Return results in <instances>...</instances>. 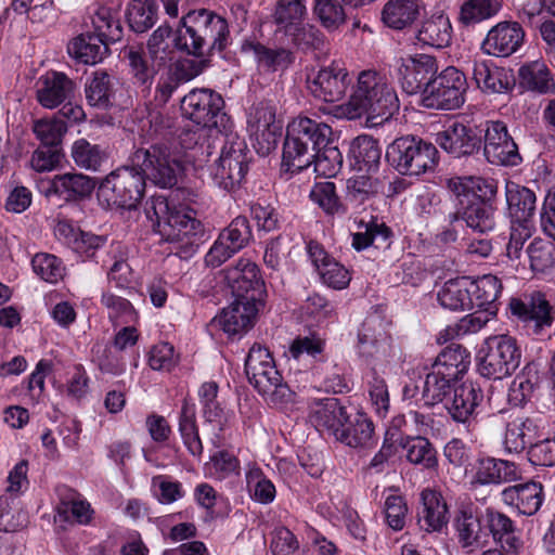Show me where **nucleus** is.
I'll list each match as a JSON object with an SVG mask.
<instances>
[{
    "instance_id": "f257e3e1",
    "label": "nucleus",
    "mask_w": 555,
    "mask_h": 555,
    "mask_svg": "<svg viewBox=\"0 0 555 555\" xmlns=\"http://www.w3.org/2000/svg\"><path fill=\"white\" fill-rule=\"evenodd\" d=\"M332 128L308 117H298L287 126L283 144L282 169L296 173L312 164L325 177L336 176L343 167V154L330 144Z\"/></svg>"
},
{
    "instance_id": "f03ea898",
    "label": "nucleus",
    "mask_w": 555,
    "mask_h": 555,
    "mask_svg": "<svg viewBox=\"0 0 555 555\" xmlns=\"http://www.w3.org/2000/svg\"><path fill=\"white\" fill-rule=\"evenodd\" d=\"M399 107L397 92L387 78L375 70H363L349 100L337 106L336 115L350 120L366 116L367 122L378 126L388 121Z\"/></svg>"
},
{
    "instance_id": "7ed1b4c3",
    "label": "nucleus",
    "mask_w": 555,
    "mask_h": 555,
    "mask_svg": "<svg viewBox=\"0 0 555 555\" xmlns=\"http://www.w3.org/2000/svg\"><path fill=\"white\" fill-rule=\"evenodd\" d=\"M144 212L152 228L166 242L176 245L180 258L194 255L204 242L205 231L199 220L182 207L170 205L164 195H153L145 202Z\"/></svg>"
},
{
    "instance_id": "20e7f679",
    "label": "nucleus",
    "mask_w": 555,
    "mask_h": 555,
    "mask_svg": "<svg viewBox=\"0 0 555 555\" xmlns=\"http://www.w3.org/2000/svg\"><path fill=\"white\" fill-rule=\"evenodd\" d=\"M176 47L195 56L222 52L230 43L225 18L207 9L190 11L181 20Z\"/></svg>"
},
{
    "instance_id": "39448f33",
    "label": "nucleus",
    "mask_w": 555,
    "mask_h": 555,
    "mask_svg": "<svg viewBox=\"0 0 555 555\" xmlns=\"http://www.w3.org/2000/svg\"><path fill=\"white\" fill-rule=\"evenodd\" d=\"M245 373L248 382L264 400L283 408L294 400L295 392L283 382L271 352L260 344H254L245 359Z\"/></svg>"
},
{
    "instance_id": "423d86ee",
    "label": "nucleus",
    "mask_w": 555,
    "mask_h": 555,
    "mask_svg": "<svg viewBox=\"0 0 555 555\" xmlns=\"http://www.w3.org/2000/svg\"><path fill=\"white\" fill-rule=\"evenodd\" d=\"M385 158L400 175L418 177L435 169L438 151L430 142L414 135H404L395 139L387 146Z\"/></svg>"
},
{
    "instance_id": "0eeeda50",
    "label": "nucleus",
    "mask_w": 555,
    "mask_h": 555,
    "mask_svg": "<svg viewBox=\"0 0 555 555\" xmlns=\"http://www.w3.org/2000/svg\"><path fill=\"white\" fill-rule=\"evenodd\" d=\"M231 129L218 132L222 147L211 173L215 183L225 191L240 186L248 171V147L245 139Z\"/></svg>"
},
{
    "instance_id": "6e6552de",
    "label": "nucleus",
    "mask_w": 555,
    "mask_h": 555,
    "mask_svg": "<svg viewBox=\"0 0 555 555\" xmlns=\"http://www.w3.org/2000/svg\"><path fill=\"white\" fill-rule=\"evenodd\" d=\"M521 351L514 337L500 335L489 337L478 351L477 369L489 379L511 376L520 364Z\"/></svg>"
},
{
    "instance_id": "1a4fd4ad",
    "label": "nucleus",
    "mask_w": 555,
    "mask_h": 555,
    "mask_svg": "<svg viewBox=\"0 0 555 555\" xmlns=\"http://www.w3.org/2000/svg\"><path fill=\"white\" fill-rule=\"evenodd\" d=\"M222 96L212 89H193L181 100L182 116L196 126L208 127L216 132L232 128L230 116L224 112Z\"/></svg>"
},
{
    "instance_id": "9d476101",
    "label": "nucleus",
    "mask_w": 555,
    "mask_h": 555,
    "mask_svg": "<svg viewBox=\"0 0 555 555\" xmlns=\"http://www.w3.org/2000/svg\"><path fill=\"white\" fill-rule=\"evenodd\" d=\"M145 186L142 176L128 163L106 176L99 185L98 197L108 207L131 210L143 198Z\"/></svg>"
},
{
    "instance_id": "9b49d317",
    "label": "nucleus",
    "mask_w": 555,
    "mask_h": 555,
    "mask_svg": "<svg viewBox=\"0 0 555 555\" xmlns=\"http://www.w3.org/2000/svg\"><path fill=\"white\" fill-rule=\"evenodd\" d=\"M128 163L142 176L160 188H171L177 183L178 162L164 144H149L135 147Z\"/></svg>"
},
{
    "instance_id": "f8f14e48",
    "label": "nucleus",
    "mask_w": 555,
    "mask_h": 555,
    "mask_svg": "<svg viewBox=\"0 0 555 555\" xmlns=\"http://www.w3.org/2000/svg\"><path fill=\"white\" fill-rule=\"evenodd\" d=\"M468 88L464 73L454 66H448L429 79L422 92V105L431 109L453 111L465 102Z\"/></svg>"
},
{
    "instance_id": "ddd939ff",
    "label": "nucleus",
    "mask_w": 555,
    "mask_h": 555,
    "mask_svg": "<svg viewBox=\"0 0 555 555\" xmlns=\"http://www.w3.org/2000/svg\"><path fill=\"white\" fill-rule=\"evenodd\" d=\"M311 95L320 101L333 103L341 100L351 83L348 70L338 64H331L311 70L306 78Z\"/></svg>"
},
{
    "instance_id": "4468645a",
    "label": "nucleus",
    "mask_w": 555,
    "mask_h": 555,
    "mask_svg": "<svg viewBox=\"0 0 555 555\" xmlns=\"http://www.w3.org/2000/svg\"><path fill=\"white\" fill-rule=\"evenodd\" d=\"M438 72L437 60L428 54L401 57L397 66V79L406 94L423 92L429 79Z\"/></svg>"
},
{
    "instance_id": "2eb2a0df",
    "label": "nucleus",
    "mask_w": 555,
    "mask_h": 555,
    "mask_svg": "<svg viewBox=\"0 0 555 555\" xmlns=\"http://www.w3.org/2000/svg\"><path fill=\"white\" fill-rule=\"evenodd\" d=\"M483 155L493 165L517 166L521 162L518 146L503 121L487 122Z\"/></svg>"
},
{
    "instance_id": "dca6fc26",
    "label": "nucleus",
    "mask_w": 555,
    "mask_h": 555,
    "mask_svg": "<svg viewBox=\"0 0 555 555\" xmlns=\"http://www.w3.org/2000/svg\"><path fill=\"white\" fill-rule=\"evenodd\" d=\"M509 309L512 314L532 328L534 334H540L553 324L552 307L541 292H532L524 298H512Z\"/></svg>"
},
{
    "instance_id": "f3484780",
    "label": "nucleus",
    "mask_w": 555,
    "mask_h": 555,
    "mask_svg": "<svg viewBox=\"0 0 555 555\" xmlns=\"http://www.w3.org/2000/svg\"><path fill=\"white\" fill-rule=\"evenodd\" d=\"M358 352L366 360H382L389 356L390 337L379 315L367 317L358 333Z\"/></svg>"
},
{
    "instance_id": "a211bd4d",
    "label": "nucleus",
    "mask_w": 555,
    "mask_h": 555,
    "mask_svg": "<svg viewBox=\"0 0 555 555\" xmlns=\"http://www.w3.org/2000/svg\"><path fill=\"white\" fill-rule=\"evenodd\" d=\"M466 474L473 488L511 482L519 477L515 463L491 456L478 457Z\"/></svg>"
},
{
    "instance_id": "6ab92c4d",
    "label": "nucleus",
    "mask_w": 555,
    "mask_h": 555,
    "mask_svg": "<svg viewBox=\"0 0 555 555\" xmlns=\"http://www.w3.org/2000/svg\"><path fill=\"white\" fill-rule=\"evenodd\" d=\"M225 279L235 297H255V302L262 305L263 282L256 263L240 259L234 267L225 270Z\"/></svg>"
},
{
    "instance_id": "aec40b11",
    "label": "nucleus",
    "mask_w": 555,
    "mask_h": 555,
    "mask_svg": "<svg viewBox=\"0 0 555 555\" xmlns=\"http://www.w3.org/2000/svg\"><path fill=\"white\" fill-rule=\"evenodd\" d=\"M525 31L518 22H500L487 34L481 48L494 56H509L522 44Z\"/></svg>"
},
{
    "instance_id": "412c9836",
    "label": "nucleus",
    "mask_w": 555,
    "mask_h": 555,
    "mask_svg": "<svg viewBox=\"0 0 555 555\" xmlns=\"http://www.w3.org/2000/svg\"><path fill=\"white\" fill-rule=\"evenodd\" d=\"M417 509V525L421 530L431 533L441 532L449 522V508L443 495L433 489H424Z\"/></svg>"
},
{
    "instance_id": "4be33fe9",
    "label": "nucleus",
    "mask_w": 555,
    "mask_h": 555,
    "mask_svg": "<svg viewBox=\"0 0 555 555\" xmlns=\"http://www.w3.org/2000/svg\"><path fill=\"white\" fill-rule=\"evenodd\" d=\"M75 82L64 73L50 72L37 82L36 98L41 106L53 109L74 98Z\"/></svg>"
},
{
    "instance_id": "5701e85b",
    "label": "nucleus",
    "mask_w": 555,
    "mask_h": 555,
    "mask_svg": "<svg viewBox=\"0 0 555 555\" xmlns=\"http://www.w3.org/2000/svg\"><path fill=\"white\" fill-rule=\"evenodd\" d=\"M260 304L255 302V297L237 298L227 308H223L218 317V323L229 336L241 335L253 326Z\"/></svg>"
},
{
    "instance_id": "b1692460",
    "label": "nucleus",
    "mask_w": 555,
    "mask_h": 555,
    "mask_svg": "<svg viewBox=\"0 0 555 555\" xmlns=\"http://www.w3.org/2000/svg\"><path fill=\"white\" fill-rule=\"evenodd\" d=\"M436 144L454 157H462L479 151L481 139L474 129L454 122L436 134Z\"/></svg>"
},
{
    "instance_id": "393cba45",
    "label": "nucleus",
    "mask_w": 555,
    "mask_h": 555,
    "mask_svg": "<svg viewBox=\"0 0 555 555\" xmlns=\"http://www.w3.org/2000/svg\"><path fill=\"white\" fill-rule=\"evenodd\" d=\"M308 254L324 284L334 289H344L349 285V271L332 258L320 244L310 242Z\"/></svg>"
},
{
    "instance_id": "a878e982",
    "label": "nucleus",
    "mask_w": 555,
    "mask_h": 555,
    "mask_svg": "<svg viewBox=\"0 0 555 555\" xmlns=\"http://www.w3.org/2000/svg\"><path fill=\"white\" fill-rule=\"evenodd\" d=\"M346 408L336 398H325L314 402L310 408L311 424L321 433L336 437L347 420Z\"/></svg>"
},
{
    "instance_id": "bb28decb",
    "label": "nucleus",
    "mask_w": 555,
    "mask_h": 555,
    "mask_svg": "<svg viewBox=\"0 0 555 555\" xmlns=\"http://www.w3.org/2000/svg\"><path fill=\"white\" fill-rule=\"evenodd\" d=\"M482 400L481 388L472 382H465L454 389L452 398L446 402V409L453 421L467 423Z\"/></svg>"
},
{
    "instance_id": "cd10ccee",
    "label": "nucleus",
    "mask_w": 555,
    "mask_h": 555,
    "mask_svg": "<svg viewBox=\"0 0 555 555\" xmlns=\"http://www.w3.org/2000/svg\"><path fill=\"white\" fill-rule=\"evenodd\" d=\"M502 501L524 515L535 514L543 502V487L540 482L527 481L505 488L501 492Z\"/></svg>"
},
{
    "instance_id": "c85d7f7f",
    "label": "nucleus",
    "mask_w": 555,
    "mask_h": 555,
    "mask_svg": "<svg viewBox=\"0 0 555 555\" xmlns=\"http://www.w3.org/2000/svg\"><path fill=\"white\" fill-rule=\"evenodd\" d=\"M505 196L512 222L532 224L531 221L535 215V194L526 186L507 181Z\"/></svg>"
},
{
    "instance_id": "c756f323",
    "label": "nucleus",
    "mask_w": 555,
    "mask_h": 555,
    "mask_svg": "<svg viewBox=\"0 0 555 555\" xmlns=\"http://www.w3.org/2000/svg\"><path fill=\"white\" fill-rule=\"evenodd\" d=\"M335 439L351 448L370 447L374 441V425L363 413L348 414Z\"/></svg>"
},
{
    "instance_id": "7c9ffc66",
    "label": "nucleus",
    "mask_w": 555,
    "mask_h": 555,
    "mask_svg": "<svg viewBox=\"0 0 555 555\" xmlns=\"http://www.w3.org/2000/svg\"><path fill=\"white\" fill-rule=\"evenodd\" d=\"M95 185V180L83 173L67 172L54 176L49 190L67 201H76L90 196Z\"/></svg>"
},
{
    "instance_id": "2f4dec72",
    "label": "nucleus",
    "mask_w": 555,
    "mask_h": 555,
    "mask_svg": "<svg viewBox=\"0 0 555 555\" xmlns=\"http://www.w3.org/2000/svg\"><path fill=\"white\" fill-rule=\"evenodd\" d=\"M117 79L104 70H96L85 86L86 99L89 105L107 109L114 104Z\"/></svg>"
},
{
    "instance_id": "473e14b6",
    "label": "nucleus",
    "mask_w": 555,
    "mask_h": 555,
    "mask_svg": "<svg viewBox=\"0 0 555 555\" xmlns=\"http://www.w3.org/2000/svg\"><path fill=\"white\" fill-rule=\"evenodd\" d=\"M124 57L128 60L134 83L142 87L144 96H149L152 82L157 74L155 61L150 59V55L147 56L143 50L134 47L126 49Z\"/></svg>"
},
{
    "instance_id": "72a5a7b5",
    "label": "nucleus",
    "mask_w": 555,
    "mask_h": 555,
    "mask_svg": "<svg viewBox=\"0 0 555 555\" xmlns=\"http://www.w3.org/2000/svg\"><path fill=\"white\" fill-rule=\"evenodd\" d=\"M350 155L359 171L375 172L380 164L382 147L373 137L363 134L352 141Z\"/></svg>"
},
{
    "instance_id": "f704fd0d",
    "label": "nucleus",
    "mask_w": 555,
    "mask_h": 555,
    "mask_svg": "<svg viewBox=\"0 0 555 555\" xmlns=\"http://www.w3.org/2000/svg\"><path fill=\"white\" fill-rule=\"evenodd\" d=\"M468 285V276L447 281L437 294L439 304L453 311L474 308V299L470 297Z\"/></svg>"
},
{
    "instance_id": "c9c22d12",
    "label": "nucleus",
    "mask_w": 555,
    "mask_h": 555,
    "mask_svg": "<svg viewBox=\"0 0 555 555\" xmlns=\"http://www.w3.org/2000/svg\"><path fill=\"white\" fill-rule=\"evenodd\" d=\"M448 219L450 223L463 219L467 227L479 233H487L495 227L494 210L483 202H469L462 212H451Z\"/></svg>"
},
{
    "instance_id": "e433bc0d",
    "label": "nucleus",
    "mask_w": 555,
    "mask_h": 555,
    "mask_svg": "<svg viewBox=\"0 0 555 555\" xmlns=\"http://www.w3.org/2000/svg\"><path fill=\"white\" fill-rule=\"evenodd\" d=\"M418 0H388L382 11V21L393 29L412 25L420 16Z\"/></svg>"
},
{
    "instance_id": "4c0bfd02",
    "label": "nucleus",
    "mask_w": 555,
    "mask_h": 555,
    "mask_svg": "<svg viewBox=\"0 0 555 555\" xmlns=\"http://www.w3.org/2000/svg\"><path fill=\"white\" fill-rule=\"evenodd\" d=\"M399 446L405 451L406 460L424 469H436L438 467L437 451L433 443L425 437H400Z\"/></svg>"
},
{
    "instance_id": "58836bf2",
    "label": "nucleus",
    "mask_w": 555,
    "mask_h": 555,
    "mask_svg": "<svg viewBox=\"0 0 555 555\" xmlns=\"http://www.w3.org/2000/svg\"><path fill=\"white\" fill-rule=\"evenodd\" d=\"M520 85L532 92L548 94L555 92V80L545 63L540 61L524 65L518 70Z\"/></svg>"
},
{
    "instance_id": "ea45409f",
    "label": "nucleus",
    "mask_w": 555,
    "mask_h": 555,
    "mask_svg": "<svg viewBox=\"0 0 555 555\" xmlns=\"http://www.w3.org/2000/svg\"><path fill=\"white\" fill-rule=\"evenodd\" d=\"M454 528L460 545L463 548L480 545L481 524L472 506H462L456 512Z\"/></svg>"
},
{
    "instance_id": "a19ab883",
    "label": "nucleus",
    "mask_w": 555,
    "mask_h": 555,
    "mask_svg": "<svg viewBox=\"0 0 555 555\" xmlns=\"http://www.w3.org/2000/svg\"><path fill=\"white\" fill-rule=\"evenodd\" d=\"M108 44L93 33H86L70 42L68 52L85 64H95L108 52Z\"/></svg>"
},
{
    "instance_id": "79ce46f5",
    "label": "nucleus",
    "mask_w": 555,
    "mask_h": 555,
    "mask_svg": "<svg viewBox=\"0 0 555 555\" xmlns=\"http://www.w3.org/2000/svg\"><path fill=\"white\" fill-rule=\"evenodd\" d=\"M486 522L495 542L500 543L507 552L517 551L520 541L514 534V522L508 516L492 508H487Z\"/></svg>"
},
{
    "instance_id": "37998d69",
    "label": "nucleus",
    "mask_w": 555,
    "mask_h": 555,
    "mask_svg": "<svg viewBox=\"0 0 555 555\" xmlns=\"http://www.w3.org/2000/svg\"><path fill=\"white\" fill-rule=\"evenodd\" d=\"M452 27L449 17L436 14L422 23L417 33V39L423 44L434 48H444L451 41Z\"/></svg>"
},
{
    "instance_id": "c03bdc74",
    "label": "nucleus",
    "mask_w": 555,
    "mask_h": 555,
    "mask_svg": "<svg viewBox=\"0 0 555 555\" xmlns=\"http://www.w3.org/2000/svg\"><path fill=\"white\" fill-rule=\"evenodd\" d=\"M473 79L485 92L502 93L508 89V80L503 70L483 60H474Z\"/></svg>"
},
{
    "instance_id": "a18cd8bd",
    "label": "nucleus",
    "mask_w": 555,
    "mask_h": 555,
    "mask_svg": "<svg viewBox=\"0 0 555 555\" xmlns=\"http://www.w3.org/2000/svg\"><path fill=\"white\" fill-rule=\"evenodd\" d=\"M469 362L467 349L452 344L438 354L433 365L444 372L447 377L459 379L467 372Z\"/></svg>"
},
{
    "instance_id": "49530a36",
    "label": "nucleus",
    "mask_w": 555,
    "mask_h": 555,
    "mask_svg": "<svg viewBox=\"0 0 555 555\" xmlns=\"http://www.w3.org/2000/svg\"><path fill=\"white\" fill-rule=\"evenodd\" d=\"M157 12L156 0H132L127 5L126 18L131 30L142 34L155 25Z\"/></svg>"
},
{
    "instance_id": "de8ad7c7",
    "label": "nucleus",
    "mask_w": 555,
    "mask_h": 555,
    "mask_svg": "<svg viewBox=\"0 0 555 555\" xmlns=\"http://www.w3.org/2000/svg\"><path fill=\"white\" fill-rule=\"evenodd\" d=\"M449 188L456 193L457 196L467 197L472 194L475 202H488L496 194V183L494 180L485 179L481 177H463L451 179Z\"/></svg>"
},
{
    "instance_id": "09e8293b",
    "label": "nucleus",
    "mask_w": 555,
    "mask_h": 555,
    "mask_svg": "<svg viewBox=\"0 0 555 555\" xmlns=\"http://www.w3.org/2000/svg\"><path fill=\"white\" fill-rule=\"evenodd\" d=\"M359 228H363L364 231L352 234V247L358 251L372 245L376 248L389 246L391 230L385 223H379L376 219L369 222L361 220Z\"/></svg>"
},
{
    "instance_id": "8fccbe9b",
    "label": "nucleus",
    "mask_w": 555,
    "mask_h": 555,
    "mask_svg": "<svg viewBox=\"0 0 555 555\" xmlns=\"http://www.w3.org/2000/svg\"><path fill=\"white\" fill-rule=\"evenodd\" d=\"M533 433L532 421L528 417L517 416L506 423L504 448L509 453H519L531 444Z\"/></svg>"
},
{
    "instance_id": "3c124183",
    "label": "nucleus",
    "mask_w": 555,
    "mask_h": 555,
    "mask_svg": "<svg viewBox=\"0 0 555 555\" xmlns=\"http://www.w3.org/2000/svg\"><path fill=\"white\" fill-rule=\"evenodd\" d=\"M179 431L189 452L194 456H199L203 452V444L196 425L195 405L186 400L183 401L179 417Z\"/></svg>"
},
{
    "instance_id": "603ef678",
    "label": "nucleus",
    "mask_w": 555,
    "mask_h": 555,
    "mask_svg": "<svg viewBox=\"0 0 555 555\" xmlns=\"http://www.w3.org/2000/svg\"><path fill=\"white\" fill-rule=\"evenodd\" d=\"M70 156L79 168L96 171L106 159V152L101 145L81 138L73 143Z\"/></svg>"
},
{
    "instance_id": "864d4df0",
    "label": "nucleus",
    "mask_w": 555,
    "mask_h": 555,
    "mask_svg": "<svg viewBox=\"0 0 555 555\" xmlns=\"http://www.w3.org/2000/svg\"><path fill=\"white\" fill-rule=\"evenodd\" d=\"M469 293L474 299V307L487 310V307L493 304L501 294L502 283L492 275L486 274L477 280L469 278Z\"/></svg>"
},
{
    "instance_id": "5fc2aeb1",
    "label": "nucleus",
    "mask_w": 555,
    "mask_h": 555,
    "mask_svg": "<svg viewBox=\"0 0 555 555\" xmlns=\"http://www.w3.org/2000/svg\"><path fill=\"white\" fill-rule=\"evenodd\" d=\"M306 14V0H278L273 20L280 29L288 33L302 23Z\"/></svg>"
},
{
    "instance_id": "6e6d98bb",
    "label": "nucleus",
    "mask_w": 555,
    "mask_h": 555,
    "mask_svg": "<svg viewBox=\"0 0 555 555\" xmlns=\"http://www.w3.org/2000/svg\"><path fill=\"white\" fill-rule=\"evenodd\" d=\"M33 132L41 145L61 147L68 128L64 119L57 116L41 118L33 122Z\"/></svg>"
},
{
    "instance_id": "4d7b16f0",
    "label": "nucleus",
    "mask_w": 555,
    "mask_h": 555,
    "mask_svg": "<svg viewBox=\"0 0 555 555\" xmlns=\"http://www.w3.org/2000/svg\"><path fill=\"white\" fill-rule=\"evenodd\" d=\"M247 47L254 52L259 63L273 72L284 70L295 61L294 53L288 49H270L259 42H250Z\"/></svg>"
},
{
    "instance_id": "13d9d810",
    "label": "nucleus",
    "mask_w": 555,
    "mask_h": 555,
    "mask_svg": "<svg viewBox=\"0 0 555 555\" xmlns=\"http://www.w3.org/2000/svg\"><path fill=\"white\" fill-rule=\"evenodd\" d=\"M501 9L499 0H465L460 10V21L464 25H473L489 20Z\"/></svg>"
},
{
    "instance_id": "bf43d9fd",
    "label": "nucleus",
    "mask_w": 555,
    "mask_h": 555,
    "mask_svg": "<svg viewBox=\"0 0 555 555\" xmlns=\"http://www.w3.org/2000/svg\"><path fill=\"white\" fill-rule=\"evenodd\" d=\"M455 380V378L447 377L444 372L433 366L431 372L426 375L424 380L422 396L425 403L435 405L441 402Z\"/></svg>"
},
{
    "instance_id": "052dcab7",
    "label": "nucleus",
    "mask_w": 555,
    "mask_h": 555,
    "mask_svg": "<svg viewBox=\"0 0 555 555\" xmlns=\"http://www.w3.org/2000/svg\"><path fill=\"white\" fill-rule=\"evenodd\" d=\"M101 304L107 309L109 321L116 325L133 323L138 319L137 311L132 304L124 297L112 293H104L101 298Z\"/></svg>"
},
{
    "instance_id": "680f3d73",
    "label": "nucleus",
    "mask_w": 555,
    "mask_h": 555,
    "mask_svg": "<svg viewBox=\"0 0 555 555\" xmlns=\"http://www.w3.org/2000/svg\"><path fill=\"white\" fill-rule=\"evenodd\" d=\"M287 34L292 35L293 43L305 52H323L326 46L325 37L322 31L310 24H300L292 28Z\"/></svg>"
},
{
    "instance_id": "e2e57ef3",
    "label": "nucleus",
    "mask_w": 555,
    "mask_h": 555,
    "mask_svg": "<svg viewBox=\"0 0 555 555\" xmlns=\"http://www.w3.org/2000/svg\"><path fill=\"white\" fill-rule=\"evenodd\" d=\"M246 483L251 498L261 504H269L275 498V487L258 467H253L246 473Z\"/></svg>"
},
{
    "instance_id": "0e129e2a",
    "label": "nucleus",
    "mask_w": 555,
    "mask_h": 555,
    "mask_svg": "<svg viewBox=\"0 0 555 555\" xmlns=\"http://www.w3.org/2000/svg\"><path fill=\"white\" fill-rule=\"evenodd\" d=\"M310 198L328 215L346 212V207L339 201L333 182L317 183L310 192Z\"/></svg>"
},
{
    "instance_id": "69168bd1",
    "label": "nucleus",
    "mask_w": 555,
    "mask_h": 555,
    "mask_svg": "<svg viewBox=\"0 0 555 555\" xmlns=\"http://www.w3.org/2000/svg\"><path fill=\"white\" fill-rule=\"evenodd\" d=\"M341 2L350 4L347 0H315L314 13L321 24L327 29H337L345 23L346 14Z\"/></svg>"
},
{
    "instance_id": "338daca9",
    "label": "nucleus",
    "mask_w": 555,
    "mask_h": 555,
    "mask_svg": "<svg viewBox=\"0 0 555 555\" xmlns=\"http://www.w3.org/2000/svg\"><path fill=\"white\" fill-rule=\"evenodd\" d=\"M347 197L354 203H363L377 194L382 189V181L371 176H356L347 180Z\"/></svg>"
},
{
    "instance_id": "774afa93",
    "label": "nucleus",
    "mask_w": 555,
    "mask_h": 555,
    "mask_svg": "<svg viewBox=\"0 0 555 555\" xmlns=\"http://www.w3.org/2000/svg\"><path fill=\"white\" fill-rule=\"evenodd\" d=\"M93 34L107 41L116 42L121 38V26L118 21L114 20L111 11L106 8L99 9L93 17Z\"/></svg>"
}]
</instances>
